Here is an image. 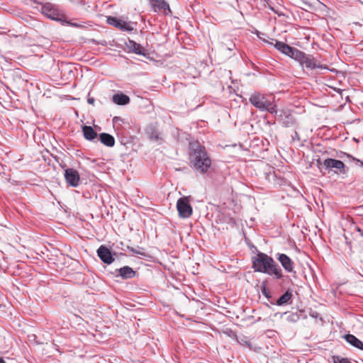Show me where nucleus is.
Returning a JSON list of instances; mask_svg holds the SVG:
<instances>
[{
  "mask_svg": "<svg viewBox=\"0 0 363 363\" xmlns=\"http://www.w3.org/2000/svg\"><path fill=\"white\" fill-rule=\"evenodd\" d=\"M189 160L194 169L205 174L211 166V160L204 146L198 142L189 143Z\"/></svg>",
  "mask_w": 363,
  "mask_h": 363,
  "instance_id": "nucleus-1",
  "label": "nucleus"
},
{
  "mask_svg": "<svg viewBox=\"0 0 363 363\" xmlns=\"http://www.w3.org/2000/svg\"><path fill=\"white\" fill-rule=\"evenodd\" d=\"M252 268L255 272L273 276L277 279L283 277L282 270L274 259L265 253L259 252L252 257Z\"/></svg>",
  "mask_w": 363,
  "mask_h": 363,
  "instance_id": "nucleus-2",
  "label": "nucleus"
},
{
  "mask_svg": "<svg viewBox=\"0 0 363 363\" xmlns=\"http://www.w3.org/2000/svg\"><path fill=\"white\" fill-rule=\"evenodd\" d=\"M249 101L251 104L261 111H267L272 114L277 113V105L274 104L273 98L269 95L255 92L252 94Z\"/></svg>",
  "mask_w": 363,
  "mask_h": 363,
  "instance_id": "nucleus-3",
  "label": "nucleus"
},
{
  "mask_svg": "<svg viewBox=\"0 0 363 363\" xmlns=\"http://www.w3.org/2000/svg\"><path fill=\"white\" fill-rule=\"evenodd\" d=\"M274 47L282 54L297 62L300 60V57L303 56L302 51L281 41L276 40Z\"/></svg>",
  "mask_w": 363,
  "mask_h": 363,
  "instance_id": "nucleus-4",
  "label": "nucleus"
},
{
  "mask_svg": "<svg viewBox=\"0 0 363 363\" xmlns=\"http://www.w3.org/2000/svg\"><path fill=\"white\" fill-rule=\"evenodd\" d=\"M177 209L179 217L183 218H189L193 213L192 207L186 196L181 197L177 200Z\"/></svg>",
  "mask_w": 363,
  "mask_h": 363,
  "instance_id": "nucleus-5",
  "label": "nucleus"
},
{
  "mask_svg": "<svg viewBox=\"0 0 363 363\" xmlns=\"http://www.w3.org/2000/svg\"><path fill=\"white\" fill-rule=\"evenodd\" d=\"M298 62L302 67L305 66V67L307 69H328V67L326 65H321L320 63H317L315 59L312 55H307L303 52V56L300 57V60H298Z\"/></svg>",
  "mask_w": 363,
  "mask_h": 363,
  "instance_id": "nucleus-6",
  "label": "nucleus"
},
{
  "mask_svg": "<svg viewBox=\"0 0 363 363\" xmlns=\"http://www.w3.org/2000/svg\"><path fill=\"white\" fill-rule=\"evenodd\" d=\"M96 253L100 259L106 264H112L115 261V256L117 255L116 252H113L105 245H101L97 249Z\"/></svg>",
  "mask_w": 363,
  "mask_h": 363,
  "instance_id": "nucleus-7",
  "label": "nucleus"
},
{
  "mask_svg": "<svg viewBox=\"0 0 363 363\" xmlns=\"http://www.w3.org/2000/svg\"><path fill=\"white\" fill-rule=\"evenodd\" d=\"M323 165L325 169H335V173H345V164L341 160L328 158L323 161Z\"/></svg>",
  "mask_w": 363,
  "mask_h": 363,
  "instance_id": "nucleus-8",
  "label": "nucleus"
},
{
  "mask_svg": "<svg viewBox=\"0 0 363 363\" xmlns=\"http://www.w3.org/2000/svg\"><path fill=\"white\" fill-rule=\"evenodd\" d=\"M107 23L123 31H132L134 28L133 23L130 22H125L123 20L118 18L114 16H109L107 18Z\"/></svg>",
  "mask_w": 363,
  "mask_h": 363,
  "instance_id": "nucleus-9",
  "label": "nucleus"
},
{
  "mask_svg": "<svg viewBox=\"0 0 363 363\" xmlns=\"http://www.w3.org/2000/svg\"><path fill=\"white\" fill-rule=\"evenodd\" d=\"M65 179L66 182L72 187H77L79 184V174L73 168H67L65 169Z\"/></svg>",
  "mask_w": 363,
  "mask_h": 363,
  "instance_id": "nucleus-10",
  "label": "nucleus"
},
{
  "mask_svg": "<svg viewBox=\"0 0 363 363\" xmlns=\"http://www.w3.org/2000/svg\"><path fill=\"white\" fill-rule=\"evenodd\" d=\"M114 275L116 277H121L123 279H128L135 277L136 272L129 266H124L119 269H116Z\"/></svg>",
  "mask_w": 363,
  "mask_h": 363,
  "instance_id": "nucleus-11",
  "label": "nucleus"
},
{
  "mask_svg": "<svg viewBox=\"0 0 363 363\" xmlns=\"http://www.w3.org/2000/svg\"><path fill=\"white\" fill-rule=\"evenodd\" d=\"M277 259L286 272H292L294 271V263L288 255L283 253H278L277 255Z\"/></svg>",
  "mask_w": 363,
  "mask_h": 363,
  "instance_id": "nucleus-12",
  "label": "nucleus"
},
{
  "mask_svg": "<svg viewBox=\"0 0 363 363\" xmlns=\"http://www.w3.org/2000/svg\"><path fill=\"white\" fill-rule=\"evenodd\" d=\"M41 12L43 14L52 20H57L59 15L57 10L51 3H46L43 5Z\"/></svg>",
  "mask_w": 363,
  "mask_h": 363,
  "instance_id": "nucleus-13",
  "label": "nucleus"
},
{
  "mask_svg": "<svg viewBox=\"0 0 363 363\" xmlns=\"http://www.w3.org/2000/svg\"><path fill=\"white\" fill-rule=\"evenodd\" d=\"M127 48L129 49L130 52L133 53L145 56L147 55L146 50L139 43H137L134 40H129L126 43Z\"/></svg>",
  "mask_w": 363,
  "mask_h": 363,
  "instance_id": "nucleus-14",
  "label": "nucleus"
},
{
  "mask_svg": "<svg viewBox=\"0 0 363 363\" xmlns=\"http://www.w3.org/2000/svg\"><path fill=\"white\" fill-rule=\"evenodd\" d=\"M292 292L290 289L286 290L276 302L271 301V304L279 306H285L291 303Z\"/></svg>",
  "mask_w": 363,
  "mask_h": 363,
  "instance_id": "nucleus-15",
  "label": "nucleus"
},
{
  "mask_svg": "<svg viewBox=\"0 0 363 363\" xmlns=\"http://www.w3.org/2000/svg\"><path fill=\"white\" fill-rule=\"evenodd\" d=\"M130 97L123 93H117L113 95L112 101L120 106H125L130 103Z\"/></svg>",
  "mask_w": 363,
  "mask_h": 363,
  "instance_id": "nucleus-16",
  "label": "nucleus"
},
{
  "mask_svg": "<svg viewBox=\"0 0 363 363\" xmlns=\"http://www.w3.org/2000/svg\"><path fill=\"white\" fill-rule=\"evenodd\" d=\"M147 138L153 141L160 143L162 138L160 133L153 125H149L146 129Z\"/></svg>",
  "mask_w": 363,
  "mask_h": 363,
  "instance_id": "nucleus-17",
  "label": "nucleus"
},
{
  "mask_svg": "<svg viewBox=\"0 0 363 363\" xmlns=\"http://www.w3.org/2000/svg\"><path fill=\"white\" fill-rule=\"evenodd\" d=\"M82 132L84 138L89 141H93L97 138V133L91 126L83 125Z\"/></svg>",
  "mask_w": 363,
  "mask_h": 363,
  "instance_id": "nucleus-18",
  "label": "nucleus"
},
{
  "mask_svg": "<svg viewBox=\"0 0 363 363\" xmlns=\"http://www.w3.org/2000/svg\"><path fill=\"white\" fill-rule=\"evenodd\" d=\"M345 340L353 347L363 350V342L354 335H345Z\"/></svg>",
  "mask_w": 363,
  "mask_h": 363,
  "instance_id": "nucleus-19",
  "label": "nucleus"
},
{
  "mask_svg": "<svg viewBox=\"0 0 363 363\" xmlns=\"http://www.w3.org/2000/svg\"><path fill=\"white\" fill-rule=\"evenodd\" d=\"M99 140L102 144L107 147H113L115 145L114 138L106 133H102L99 135Z\"/></svg>",
  "mask_w": 363,
  "mask_h": 363,
  "instance_id": "nucleus-20",
  "label": "nucleus"
},
{
  "mask_svg": "<svg viewBox=\"0 0 363 363\" xmlns=\"http://www.w3.org/2000/svg\"><path fill=\"white\" fill-rule=\"evenodd\" d=\"M152 2V7L154 11L157 12V11L168 10L170 12V9L169 4L165 2L164 0H151Z\"/></svg>",
  "mask_w": 363,
  "mask_h": 363,
  "instance_id": "nucleus-21",
  "label": "nucleus"
},
{
  "mask_svg": "<svg viewBox=\"0 0 363 363\" xmlns=\"http://www.w3.org/2000/svg\"><path fill=\"white\" fill-rule=\"evenodd\" d=\"M286 320L289 322L296 323L299 320V315L296 313H291L287 315Z\"/></svg>",
  "mask_w": 363,
  "mask_h": 363,
  "instance_id": "nucleus-22",
  "label": "nucleus"
},
{
  "mask_svg": "<svg viewBox=\"0 0 363 363\" xmlns=\"http://www.w3.org/2000/svg\"><path fill=\"white\" fill-rule=\"evenodd\" d=\"M127 249L133 254L140 255L141 256H145V253L140 250V247L134 248L133 247L127 246Z\"/></svg>",
  "mask_w": 363,
  "mask_h": 363,
  "instance_id": "nucleus-23",
  "label": "nucleus"
},
{
  "mask_svg": "<svg viewBox=\"0 0 363 363\" xmlns=\"http://www.w3.org/2000/svg\"><path fill=\"white\" fill-rule=\"evenodd\" d=\"M334 363H351L347 358L340 357V356L333 357Z\"/></svg>",
  "mask_w": 363,
  "mask_h": 363,
  "instance_id": "nucleus-24",
  "label": "nucleus"
},
{
  "mask_svg": "<svg viewBox=\"0 0 363 363\" xmlns=\"http://www.w3.org/2000/svg\"><path fill=\"white\" fill-rule=\"evenodd\" d=\"M261 290L263 296H264L267 298V300L271 302L270 299L272 298V296L270 294V292L267 289L266 286H263Z\"/></svg>",
  "mask_w": 363,
  "mask_h": 363,
  "instance_id": "nucleus-25",
  "label": "nucleus"
},
{
  "mask_svg": "<svg viewBox=\"0 0 363 363\" xmlns=\"http://www.w3.org/2000/svg\"><path fill=\"white\" fill-rule=\"evenodd\" d=\"M66 23L67 25L74 27V28H83L84 27V26L82 23H73L71 21H66Z\"/></svg>",
  "mask_w": 363,
  "mask_h": 363,
  "instance_id": "nucleus-26",
  "label": "nucleus"
},
{
  "mask_svg": "<svg viewBox=\"0 0 363 363\" xmlns=\"http://www.w3.org/2000/svg\"><path fill=\"white\" fill-rule=\"evenodd\" d=\"M254 34H255L260 40H263L265 43H267V41L265 39L262 38V35H264L265 34L263 33L259 32V30H255L253 32Z\"/></svg>",
  "mask_w": 363,
  "mask_h": 363,
  "instance_id": "nucleus-27",
  "label": "nucleus"
},
{
  "mask_svg": "<svg viewBox=\"0 0 363 363\" xmlns=\"http://www.w3.org/2000/svg\"><path fill=\"white\" fill-rule=\"evenodd\" d=\"M347 157H351V158H352L354 162H356L357 163H360V165H361L362 167H363V161H362V160H359V159L354 158V157H352V156H351V155H347Z\"/></svg>",
  "mask_w": 363,
  "mask_h": 363,
  "instance_id": "nucleus-28",
  "label": "nucleus"
},
{
  "mask_svg": "<svg viewBox=\"0 0 363 363\" xmlns=\"http://www.w3.org/2000/svg\"><path fill=\"white\" fill-rule=\"evenodd\" d=\"M122 121H123V119L121 117H119V116H115L113 118V124H117L118 122Z\"/></svg>",
  "mask_w": 363,
  "mask_h": 363,
  "instance_id": "nucleus-29",
  "label": "nucleus"
},
{
  "mask_svg": "<svg viewBox=\"0 0 363 363\" xmlns=\"http://www.w3.org/2000/svg\"><path fill=\"white\" fill-rule=\"evenodd\" d=\"M235 43H233V42H231V43H230V45L227 47V48H228V50H233L235 48Z\"/></svg>",
  "mask_w": 363,
  "mask_h": 363,
  "instance_id": "nucleus-30",
  "label": "nucleus"
},
{
  "mask_svg": "<svg viewBox=\"0 0 363 363\" xmlns=\"http://www.w3.org/2000/svg\"><path fill=\"white\" fill-rule=\"evenodd\" d=\"M94 101H95V100H94V98H89V99H87V102H88V104H91V105H94Z\"/></svg>",
  "mask_w": 363,
  "mask_h": 363,
  "instance_id": "nucleus-31",
  "label": "nucleus"
},
{
  "mask_svg": "<svg viewBox=\"0 0 363 363\" xmlns=\"http://www.w3.org/2000/svg\"><path fill=\"white\" fill-rule=\"evenodd\" d=\"M335 90L337 93H340V94H341V93H342V90H341L340 89H335Z\"/></svg>",
  "mask_w": 363,
  "mask_h": 363,
  "instance_id": "nucleus-32",
  "label": "nucleus"
},
{
  "mask_svg": "<svg viewBox=\"0 0 363 363\" xmlns=\"http://www.w3.org/2000/svg\"><path fill=\"white\" fill-rule=\"evenodd\" d=\"M295 138H298V135L297 132L294 133V136L293 137V138L294 139Z\"/></svg>",
  "mask_w": 363,
  "mask_h": 363,
  "instance_id": "nucleus-33",
  "label": "nucleus"
},
{
  "mask_svg": "<svg viewBox=\"0 0 363 363\" xmlns=\"http://www.w3.org/2000/svg\"><path fill=\"white\" fill-rule=\"evenodd\" d=\"M0 363H6L5 360L2 357H0Z\"/></svg>",
  "mask_w": 363,
  "mask_h": 363,
  "instance_id": "nucleus-34",
  "label": "nucleus"
},
{
  "mask_svg": "<svg viewBox=\"0 0 363 363\" xmlns=\"http://www.w3.org/2000/svg\"><path fill=\"white\" fill-rule=\"evenodd\" d=\"M283 123L285 125V126H288L289 125L288 123H286L285 121H284Z\"/></svg>",
  "mask_w": 363,
  "mask_h": 363,
  "instance_id": "nucleus-35",
  "label": "nucleus"
}]
</instances>
